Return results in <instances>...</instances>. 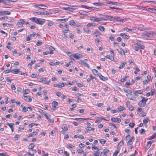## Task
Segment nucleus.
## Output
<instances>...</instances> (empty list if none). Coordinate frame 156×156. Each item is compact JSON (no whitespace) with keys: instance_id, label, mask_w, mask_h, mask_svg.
I'll use <instances>...</instances> for the list:
<instances>
[{"instance_id":"f257e3e1","label":"nucleus","mask_w":156,"mask_h":156,"mask_svg":"<svg viewBox=\"0 0 156 156\" xmlns=\"http://www.w3.org/2000/svg\"><path fill=\"white\" fill-rule=\"evenodd\" d=\"M143 38L147 40H151L154 38V35L152 34V31H146L141 35Z\"/></svg>"},{"instance_id":"f03ea898","label":"nucleus","mask_w":156,"mask_h":156,"mask_svg":"<svg viewBox=\"0 0 156 156\" xmlns=\"http://www.w3.org/2000/svg\"><path fill=\"white\" fill-rule=\"evenodd\" d=\"M104 20H110L112 21L114 20H119V18L115 16H104L103 18Z\"/></svg>"},{"instance_id":"7ed1b4c3","label":"nucleus","mask_w":156,"mask_h":156,"mask_svg":"<svg viewBox=\"0 0 156 156\" xmlns=\"http://www.w3.org/2000/svg\"><path fill=\"white\" fill-rule=\"evenodd\" d=\"M141 98H142V99L141 101L139 102L138 105L140 107H144L145 106L146 102L148 100V98H146L142 96H141Z\"/></svg>"},{"instance_id":"20e7f679","label":"nucleus","mask_w":156,"mask_h":156,"mask_svg":"<svg viewBox=\"0 0 156 156\" xmlns=\"http://www.w3.org/2000/svg\"><path fill=\"white\" fill-rule=\"evenodd\" d=\"M64 9L66 10L72 12L75 9H77V7L75 6L68 5L67 7H65Z\"/></svg>"},{"instance_id":"39448f33","label":"nucleus","mask_w":156,"mask_h":156,"mask_svg":"<svg viewBox=\"0 0 156 156\" xmlns=\"http://www.w3.org/2000/svg\"><path fill=\"white\" fill-rule=\"evenodd\" d=\"M105 3L108 4H112L115 5H118L119 6H121L120 4H119L117 2H114L111 1H110L108 0H106L105 1Z\"/></svg>"},{"instance_id":"423d86ee","label":"nucleus","mask_w":156,"mask_h":156,"mask_svg":"<svg viewBox=\"0 0 156 156\" xmlns=\"http://www.w3.org/2000/svg\"><path fill=\"white\" fill-rule=\"evenodd\" d=\"M45 22V20L44 19L37 18L36 23L42 25Z\"/></svg>"},{"instance_id":"0eeeda50","label":"nucleus","mask_w":156,"mask_h":156,"mask_svg":"<svg viewBox=\"0 0 156 156\" xmlns=\"http://www.w3.org/2000/svg\"><path fill=\"white\" fill-rule=\"evenodd\" d=\"M70 56L72 58V56H73L74 58L76 59L81 58H83V56L79 53L74 54L73 55H71Z\"/></svg>"},{"instance_id":"6e6552de","label":"nucleus","mask_w":156,"mask_h":156,"mask_svg":"<svg viewBox=\"0 0 156 156\" xmlns=\"http://www.w3.org/2000/svg\"><path fill=\"white\" fill-rule=\"evenodd\" d=\"M24 97V100L28 102H31L32 101V99L30 96L23 95Z\"/></svg>"},{"instance_id":"1a4fd4ad","label":"nucleus","mask_w":156,"mask_h":156,"mask_svg":"<svg viewBox=\"0 0 156 156\" xmlns=\"http://www.w3.org/2000/svg\"><path fill=\"white\" fill-rule=\"evenodd\" d=\"M111 121L114 122H117V123H120L121 121V120L120 118H115L114 117H112L111 118Z\"/></svg>"},{"instance_id":"9d476101","label":"nucleus","mask_w":156,"mask_h":156,"mask_svg":"<svg viewBox=\"0 0 156 156\" xmlns=\"http://www.w3.org/2000/svg\"><path fill=\"white\" fill-rule=\"evenodd\" d=\"M90 20L93 22H98L102 21L100 19L96 18L94 16L91 17L90 18Z\"/></svg>"},{"instance_id":"9b49d317","label":"nucleus","mask_w":156,"mask_h":156,"mask_svg":"<svg viewBox=\"0 0 156 156\" xmlns=\"http://www.w3.org/2000/svg\"><path fill=\"white\" fill-rule=\"evenodd\" d=\"M135 28V30H136V31H138L139 30L141 31H144L148 30V29L147 27H134Z\"/></svg>"},{"instance_id":"f8f14e48","label":"nucleus","mask_w":156,"mask_h":156,"mask_svg":"<svg viewBox=\"0 0 156 156\" xmlns=\"http://www.w3.org/2000/svg\"><path fill=\"white\" fill-rule=\"evenodd\" d=\"M126 95L127 97L130 100H135L136 98L132 94H126Z\"/></svg>"},{"instance_id":"ddd939ff","label":"nucleus","mask_w":156,"mask_h":156,"mask_svg":"<svg viewBox=\"0 0 156 156\" xmlns=\"http://www.w3.org/2000/svg\"><path fill=\"white\" fill-rule=\"evenodd\" d=\"M6 125H7L9 126V127L11 128V129L12 132H13L14 131V128L13 126L14 125V123H6Z\"/></svg>"},{"instance_id":"4468645a","label":"nucleus","mask_w":156,"mask_h":156,"mask_svg":"<svg viewBox=\"0 0 156 156\" xmlns=\"http://www.w3.org/2000/svg\"><path fill=\"white\" fill-rule=\"evenodd\" d=\"M11 12L9 11H2L0 12V16L6 15H10Z\"/></svg>"},{"instance_id":"2eb2a0df","label":"nucleus","mask_w":156,"mask_h":156,"mask_svg":"<svg viewBox=\"0 0 156 156\" xmlns=\"http://www.w3.org/2000/svg\"><path fill=\"white\" fill-rule=\"evenodd\" d=\"M69 24L71 26H75L76 25V27L83 26L82 25H76L75 23L74 22L73 20H71L69 22Z\"/></svg>"},{"instance_id":"dca6fc26","label":"nucleus","mask_w":156,"mask_h":156,"mask_svg":"<svg viewBox=\"0 0 156 156\" xmlns=\"http://www.w3.org/2000/svg\"><path fill=\"white\" fill-rule=\"evenodd\" d=\"M98 76L99 78L102 80L105 81L107 80H108V78L107 77L104 76L100 73H99L98 74Z\"/></svg>"},{"instance_id":"f3484780","label":"nucleus","mask_w":156,"mask_h":156,"mask_svg":"<svg viewBox=\"0 0 156 156\" xmlns=\"http://www.w3.org/2000/svg\"><path fill=\"white\" fill-rule=\"evenodd\" d=\"M35 146V145L33 143H31L28 146V151H30L31 150L33 149Z\"/></svg>"},{"instance_id":"a211bd4d","label":"nucleus","mask_w":156,"mask_h":156,"mask_svg":"<svg viewBox=\"0 0 156 156\" xmlns=\"http://www.w3.org/2000/svg\"><path fill=\"white\" fill-rule=\"evenodd\" d=\"M142 92L141 90H139L133 92V93L135 96H138V94H141Z\"/></svg>"},{"instance_id":"6ab92c4d","label":"nucleus","mask_w":156,"mask_h":156,"mask_svg":"<svg viewBox=\"0 0 156 156\" xmlns=\"http://www.w3.org/2000/svg\"><path fill=\"white\" fill-rule=\"evenodd\" d=\"M38 6H41V7H38V8L40 9H45L47 8L48 7L47 6L44 5H38Z\"/></svg>"},{"instance_id":"aec40b11","label":"nucleus","mask_w":156,"mask_h":156,"mask_svg":"<svg viewBox=\"0 0 156 156\" xmlns=\"http://www.w3.org/2000/svg\"><path fill=\"white\" fill-rule=\"evenodd\" d=\"M121 36H122L124 37V38L126 39H128L129 38V37L127 35L124 33H121L120 34Z\"/></svg>"},{"instance_id":"412c9836","label":"nucleus","mask_w":156,"mask_h":156,"mask_svg":"<svg viewBox=\"0 0 156 156\" xmlns=\"http://www.w3.org/2000/svg\"><path fill=\"white\" fill-rule=\"evenodd\" d=\"M105 57L108 59L111 60L112 61H113L114 60V56H110L109 55H107L105 56Z\"/></svg>"},{"instance_id":"4be33fe9","label":"nucleus","mask_w":156,"mask_h":156,"mask_svg":"<svg viewBox=\"0 0 156 156\" xmlns=\"http://www.w3.org/2000/svg\"><path fill=\"white\" fill-rule=\"evenodd\" d=\"M136 45L139 46V48H140L144 49L145 47L144 46L142 45L140 43H137Z\"/></svg>"},{"instance_id":"5701e85b","label":"nucleus","mask_w":156,"mask_h":156,"mask_svg":"<svg viewBox=\"0 0 156 156\" xmlns=\"http://www.w3.org/2000/svg\"><path fill=\"white\" fill-rule=\"evenodd\" d=\"M92 72L95 75H98V74L99 73H98V70H97L94 69L92 70Z\"/></svg>"},{"instance_id":"b1692460","label":"nucleus","mask_w":156,"mask_h":156,"mask_svg":"<svg viewBox=\"0 0 156 156\" xmlns=\"http://www.w3.org/2000/svg\"><path fill=\"white\" fill-rule=\"evenodd\" d=\"M81 7L83 8H86V9H93V7H89V6H88L86 5H81Z\"/></svg>"},{"instance_id":"393cba45","label":"nucleus","mask_w":156,"mask_h":156,"mask_svg":"<svg viewBox=\"0 0 156 156\" xmlns=\"http://www.w3.org/2000/svg\"><path fill=\"white\" fill-rule=\"evenodd\" d=\"M83 30L85 32H87L88 34H90L91 33V31L90 30H88V28H83Z\"/></svg>"},{"instance_id":"a878e982","label":"nucleus","mask_w":156,"mask_h":156,"mask_svg":"<svg viewBox=\"0 0 156 156\" xmlns=\"http://www.w3.org/2000/svg\"><path fill=\"white\" fill-rule=\"evenodd\" d=\"M30 91L28 89H25L24 90L23 92V95H26L27 94H28L29 93Z\"/></svg>"},{"instance_id":"bb28decb","label":"nucleus","mask_w":156,"mask_h":156,"mask_svg":"<svg viewBox=\"0 0 156 156\" xmlns=\"http://www.w3.org/2000/svg\"><path fill=\"white\" fill-rule=\"evenodd\" d=\"M93 4L95 6H100L103 5V4L100 2H94Z\"/></svg>"},{"instance_id":"cd10ccee","label":"nucleus","mask_w":156,"mask_h":156,"mask_svg":"<svg viewBox=\"0 0 156 156\" xmlns=\"http://www.w3.org/2000/svg\"><path fill=\"white\" fill-rule=\"evenodd\" d=\"M11 71L13 73L16 74L18 73H19V69H15Z\"/></svg>"},{"instance_id":"c85d7f7f","label":"nucleus","mask_w":156,"mask_h":156,"mask_svg":"<svg viewBox=\"0 0 156 156\" xmlns=\"http://www.w3.org/2000/svg\"><path fill=\"white\" fill-rule=\"evenodd\" d=\"M121 63L122 65L120 66L119 67V69H122L124 67V66H125L126 64V62H121Z\"/></svg>"},{"instance_id":"c756f323","label":"nucleus","mask_w":156,"mask_h":156,"mask_svg":"<svg viewBox=\"0 0 156 156\" xmlns=\"http://www.w3.org/2000/svg\"><path fill=\"white\" fill-rule=\"evenodd\" d=\"M38 81L40 82H42L44 83V82H46V80L44 78L42 77L39 79Z\"/></svg>"},{"instance_id":"7c9ffc66","label":"nucleus","mask_w":156,"mask_h":156,"mask_svg":"<svg viewBox=\"0 0 156 156\" xmlns=\"http://www.w3.org/2000/svg\"><path fill=\"white\" fill-rule=\"evenodd\" d=\"M124 90L126 93H127V94H131L132 93V91L129 89L126 90L125 89H124Z\"/></svg>"},{"instance_id":"2f4dec72","label":"nucleus","mask_w":156,"mask_h":156,"mask_svg":"<svg viewBox=\"0 0 156 156\" xmlns=\"http://www.w3.org/2000/svg\"><path fill=\"white\" fill-rule=\"evenodd\" d=\"M30 20L36 23L37 18L35 17H32L29 19Z\"/></svg>"},{"instance_id":"473e14b6","label":"nucleus","mask_w":156,"mask_h":156,"mask_svg":"<svg viewBox=\"0 0 156 156\" xmlns=\"http://www.w3.org/2000/svg\"><path fill=\"white\" fill-rule=\"evenodd\" d=\"M148 119L147 117L145 118L143 120V122L144 124H147L148 122Z\"/></svg>"},{"instance_id":"72a5a7b5","label":"nucleus","mask_w":156,"mask_h":156,"mask_svg":"<svg viewBox=\"0 0 156 156\" xmlns=\"http://www.w3.org/2000/svg\"><path fill=\"white\" fill-rule=\"evenodd\" d=\"M58 103L56 101H54L52 103V106L54 107H56L58 105Z\"/></svg>"},{"instance_id":"f704fd0d","label":"nucleus","mask_w":156,"mask_h":156,"mask_svg":"<svg viewBox=\"0 0 156 156\" xmlns=\"http://www.w3.org/2000/svg\"><path fill=\"white\" fill-rule=\"evenodd\" d=\"M82 62V64L83 65L85 66H86L88 68H89L90 67L89 65L87 64L86 62H85L84 61H83V62Z\"/></svg>"},{"instance_id":"c9c22d12","label":"nucleus","mask_w":156,"mask_h":156,"mask_svg":"<svg viewBox=\"0 0 156 156\" xmlns=\"http://www.w3.org/2000/svg\"><path fill=\"white\" fill-rule=\"evenodd\" d=\"M94 34L95 36L97 37L98 35H101V33L98 30H97L96 32L94 33Z\"/></svg>"},{"instance_id":"e433bc0d","label":"nucleus","mask_w":156,"mask_h":156,"mask_svg":"<svg viewBox=\"0 0 156 156\" xmlns=\"http://www.w3.org/2000/svg\"><path fill=\"white\" fill-rule=\"evenodd\" d=\"M38 112L42 115H44L46 113L43 110L39 109Z\"/></svg>"},{"instance_id":"4c0bfd02","label":"nucleus","mask_w":156,"mask_h":156,"mask_svg":"<svg viewBox=\"0 0 156 156\" xmlns=\"http://www.w3.org/2000/svg\"><path fill=\"white\" fill-rule=\"evenodd\" d=\"M30 151H32V152H30V154L33 156L34 154L36 153V151L34 149L31 150Z\"/></svg>"},{"instance_id":"58836bf2","label":"nucleus","mask_w":156,"mask_h":156,"mask_svg":"<svg viewBox=\"0 0 156 156\" xmlns=\"http://www.w3.org/2000/svg\"><path fill=\"white\" fill-rule=\"evenodd\" d=\"M20 138V136L19 135L16 134L14 137V140H17Z\"/></svg>"},{"instance_id":"ea45409f","label":"nucleus","mask_w":156,"mask_h":156,"mask_svg":"<svg viewBox=\"0 0 156 156\" xmlns=\"http://www.w3.org/2000/svg\"><path fill=\"white\" fill-rule=\"evenodd\" d=\"M155 10L156 9L153 8H149L148 9V11L150 12H154Z\"/></svg>"},{"instance_id":"a19ab883","label":"nucleus","mask_w":156,"mask_h":156,"mask_svg":"<svg viewBox=\"0 0 156 156\" xmlns=\"http://www.w3.org/2000/svg\"><path fill=\"white\" fill-rule=\"evenodd\" d=\"M98 28L99 30L102 32L104 31L105 30V28L103 26H99Z\"/></svg>"},{"instance_id":"79ce46f5","label":"nucleus","mask_w":156,"mask_h":156,"mask_svg":"<svg viewBox=\"0 0 156 156\" xmlns=\"http://www.w3.org/2000/svg\"><path fill=\"white\" fill-rule=\"evenodd\" d=\"M119 51L120 53V54L122 55H123L125 54V51L123 49H122V48H121L120 49V50Z\"/></svg>"},{"instance_id":"37998d69","label":"nucleus","mask_w":156,"mask_h":156,"mask_svg":"<svg viewBox=\"0 0 156 156\" xmlns=\"http://www.w3.org/2000/svg\"><path fill=\"white\" fill-rule=\"evenodd\" d=\"M68 20H69V19L68 18H65V19H60V20H59L60 21H62V22H66Z\"/></svg>"},{"instance_id":"c03bdc74","label":"nucleus","mask_w":156,"mask_h":156,"mask_svg":"<svg viewBox=\"0 0 156 156\" xmlns=\"http://www.w3.org/2000/svg\"><path fill=\"white\" fill-rule=\"evenodd\" d=\"M132 144V139H130L127 142V144L128 145H131Z\"/></svg>"},{"instance_id":"a18cd8bd","label":"nucleus","mask_w":156,"mask_h":156,"mask_svg":"<svg viewBox=\"0 0 156 156\" xmlns=\"http://www.w3.org/2000/svg\"><path fill=\"white\" fill-rule=\"evenodd\" d=\"M154 142L153 140H151V141H148L147 142V144L148 145L150 144L148 148H149L151 146V144H152Z\"/></svg>"},{"instance_id":"49530a36","label":"nucleus","mask_w":156,"mask_h":156,"mask_svg":"<svg viewBox=\"0 0 156 156\" xmlns=\"http://www.w3.org/2000/svg\"><path fill=\"white\" fill-rule=\"evenodd\" d=\"M106 140L104 139H101L100 140L101 143L102 144H104L106 143Z\"/></svg>"},{"instance_id":"de8ad7c7","label":"nucleus","mask_w":156,"mask_h":156,"mask_svg":"<svg viewBox=\"0 0 156 156\" xmlns=\"http://www.w3.org/2000/svg\"><path fill=\"white\" fill-rule=\"evenodd\" d=\"M22 111L25 112H26L28 111V108L26 107H24L23 108Z\"/></svg>"},{"instance_id":"09e8293b","label":"nucleus","mask_w":156,"mask_h":156,"mask_svg":"<svg viewBox=\"0 0 156 156\" xmlns=\"http://www.w3.org/2000/svg\"><path fill=\"white\" fill-rule=\"evenodd\" d=\"M62 129L64 131H67L68 129V128L67 127L65 126H62Z\"/></svg>"},{"instance_id":"8fccbe9b","label":"nucleus","mask_w":156,"mask_h":156,"mask_svg":"<svg viewBox=\"0 0 156 156\" xmlns=\"http://www.w3.org/2000/svg\"><path fill=\"white\" fill-rule=\"evenodd\" d=\"M110 125L112 126L111 129H114L115 127H116L115 124L112 123H110Z\"/></svg>"},{"instance_id":"3c124183","label":"nucleus","mask_w":156,"mask_h":156,"mask_svg":"<svg viewBox=\"0 0 156 156\" xmlns=\"http://www.w3.org/2000/svg\"><path fill=\"white\" fill-rule=\"evenodd\" d=\"M156 136V133H154L153 135L150 137V140H151L152 139H154L155 138V136Z\"/></svg>"},{"instance_id":"603ef678","label":"nucleus","mask_w":156,"mask_h":156,"mask_svg":"<svg viewBox=\"0 0 156 156\" xmlns=\"http://www.w3.org/2000/svg\"><path fill=\"white\" fill-rule=\"evenodd\" d=\"M17 26L19 27H21L23 26L22 23L20 21L18 22L17 23Z\"/></svg>"},{"instance_id":"864d4df0","label":"nucleus","mask_w":156,"mask_h":156,"mask_svg":"<svg viewBox=\"0 0 156 156\" xmlns=\"http://www.w3.org/2000/svg\"><path fill=\"white\" fill-rule=\"evenodd\" d=\"M145 131L144 129H141L140 130V134H142L144 133H145Z\"/></svg>"},{"instance_id":"5fc2aeb1","label":"nucleus","mask_w":156,"mask_h":156,"mask_svg":"<svg viewBox=\"0 0 156 156\" xmlns=\"http://www.w3.org/2000/svg\"><path fill=\"white\" fill-rule=\"evenodd\" d=\"M149 82V80H146L143 81V83L144 84H145V85H146Z\"/></svg>"},{"instance_id":"6e6d98bb","label":"nucleus","mask_w":156,"mask_h":156,"mask_svg":"<svg viewBox=\"0 0 156 156\" xmlns=\"http://www.w3.org/2000/svg\"><path fill=\"white\" fill-rule=\"evenodd\" d=\"M77 152L79 154L84 153V152L83 150L81 149H78L77 150Z\"/></svg>"},{"instance_id":"4d7b16f0","label":"nucleus","mask_w":156,"mask_h":156,"mask_svg":"<svg viewBox=\"0 0 156 156\" xmlns=\"http://www.w3.org/2000/svg\"><path fill=\"white\" fill-rule=\"evenodd\" d=\"M11 89L13 90H15L16 89V87L13 83L11 85Z\"/></svg>"},{"instance_id":"13d9d810","label":"nucleus","mask_w":156,"mask_h":156,"mask_svg":"<svg viewBox=\"0 0 156 156\" xmlns=\"http://www.w3.org/2000/svg\"><path fill=\"white\" fill-rule=\"evenodd\" d=\"M129 108L130 111H132L134 110V108L132 105H129Z\"/></svg>"},{"instance_id":"bf43d9fd","label":"nucleus","mask_w":156,"mask_h":156,"mask_svg":"<svg viewBox=\"0 0 156 156\" xmlns=\"http://www.w3.org/2000/svg\"><path fill=\"white\" fill-rule=\"evenodd\" d=\"M129 126L130 127L133 128L135 126V124L133 122L130 123L129 124Z\"/></svg>"},{"instance_id":"052dcab7","label":"nucleus","mask_w":156,"mask_h":156,"mask_svg":"<svg viewBox=\"0 0 156 156\" xmlns=\"http://www.w3.org/2000/svg\"><path fill=\"white\" fill-rule=\"evenodd\" d=\"M92 149H94L95 150H96L97 151H98L99 150V149L98 147H92Z\"/></svg>"},{"instance_id":"680f3d73","label":"nucleus","mask_w":156,"mask_h":156,"mask_svg":"<svg viewBox=\"0 0 156 156\" xmlns=\"http://www.w3.org/2000/svg\"><path fill=\"white\" fill-rule=\"evenodd\" d=\"M118 109H119V111H123L124 109V107H122V106H120L119 107Z\"/></svg>"},{"instance_id":"e2e57ef3","label":"nucleus","mask_w":156,"mask_h":156,"mask_svg":"<svg viewBox=\"0 0 156 156\" xmlns=\"http://www.w3.org/2000/svg\"><path fill=\"white\" fill-rule=\"evenodd\" d=\"M60 86V89H62V87H64L65 86V84L63 83H59Z\"/></svg>"},{"instance_id":"0e129e2a","label":"nucleus","mask_w":156,"mask_h":156,"mask_svg":"<svg viewBox=\"0 0 156 156\" xmlns=\"http://www.w3.org/2000/svg\"><path fill=\"white\" fill-rule=\"evenodd\" d=\"M30 76L32 78H36L37 77V75L36 74H33Z\"/></svg>"},{"instance_id":"69168bd1","label":"nucleus","mask_w":156,"mask_h":156,"mask_svg":"<svg viewBox=\"0 0 156 156\" xmlns=\"http://www.w3.org/2000/svg\"><path fill=\"white\" fill-rule=\"evenodd\" d=\"M24 156H32V155L30 154V152L29 151L27 153L25 154Z\"/></svg>"},{"instance_id":"338daca9","label":"nucleus","mask_w":156,"mask_h":156,"mask_svg":"<svg viewBox=\"0 0 156 156\" xmlns=\"http://www.w3.org/2000/svg\"><path fill=\"white\" fill-rule=\"evenodd\" d=\"M47 24L48 26H51L53 25V23L51 21V22H50L47 23Z\"/></svg>"},{"instance_id":"774afa93","label":"nucleus","mask_w":156,"mask_h":156,"mask_svg":"<svg viewBox=\"0 0 156 156\" xmlns=\"http://www.w3.org/2000/svg\"><path fill=\"white\" fill-rule=\"evenodd\" d=\"M42 154L44 156H48V154L47 153H45L44 151H42Z\"/></svg>"}]
</instances>
